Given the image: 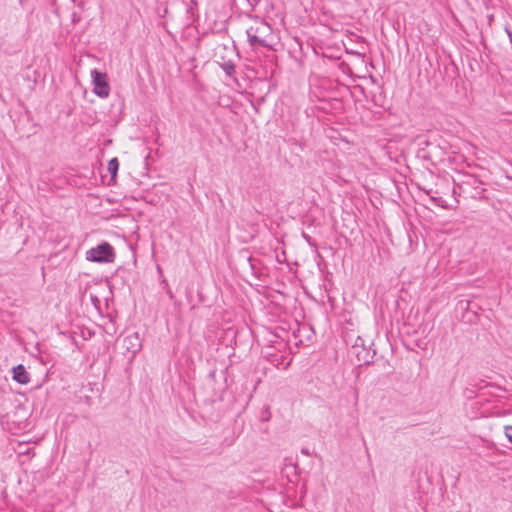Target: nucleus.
<instances>
[{
	"mask_svg": "<svg viewBox=\"0 0 512 512\" xmlns=\"http://www.w3.org/2000/svg\"><path fill=\"white\" fill-rule=\"evenodd\" d=\"M246 34L252 47H272L274 35L271 26L260 19L253 20Z\"/></svg>",
	"mask_w": 512,
	"mask_h": 512,
	"instance_id": "obj_1",
	"label": "nucleus"
},
{
	"mask_svg": "<svg viewBox=\"0 0 512 512\" xmlns=\"http://www.w3.org/2000/svg\"><path fill=\"white\" fill-rule=\"evenodd\" d=\"M221 67L228 76H232L235 73V64L232 61L224 62Z\"/></svg>",
	"mask_w": 512,
	"mask_h": 512,
	"instance_id": "obj_7",
	"label": "nucleus"
},
{
	"mask_svg": "<svg viewBox=\"0 0 512 512\" xmlns=\"http://www.w3.org/2000/svg\"><path fill=\"white\" fill-rule=\"evenodd\" d=\"M114 258V249L108 242H102L86 252V260L90 262L111 263Z\"/></svg>",
	"mask_w": 512,
	"mask_h": 512,
	"instance_id": "obj_2",
	"label": "nucleus"
},
{
	"mask_svg": "<svg viewBox=\"0 0 512 512\" xmlns=\"http://www.w3.org/2000/svg\"><path fill=\"white\" fill-rule=\"evenodd\" d=\"M119 168V161L117 158H112L108 163V171L110 172L112 178H114L117 174Z\"/></svg>",
	"mask_w": 512,
	"mask_h": 512,
	"instance_id": "obj_6",
	"label": "nucleus"
},
{
	"mask_svg": "<svg viewBox=\"0 0 512 512\" xmlns=\"http://www.w3.org/2000/svg\"><path fill=\"white\" fill-rule=\"evenodd\" d=\"M506 32L510 38V41L512 42V32H510L507 28H506Z\"/></svg>",
	"mask_w": 512,
	"mask_h": 512,
	"instance_id": "obj_9",
	"label": "nucleus"
},
{
	"mask_svg": "<svg viewBox=\"0 0 512 512\" xmlns=\"http://www.w3.org/2000/svg\"><path fill=\"white\" fill-rule=\"evenodd\" d=\"M124 343L127 344V349L132 348V355L134 356L141 347L139 337L137 334L129 335L124 339Z\"/></svg>",
	"mask_w": 512,
	"mask_h": 512,
	"instance_id": "obj_5",
	"label": "nucleus"
},
{
	"mask_svg": "<svg viewBox=\"0 0 512 512\" xmlns=\"http://www.w3.org/2000/svg\"><path fill=\"white\" fill-rule=\"evenodd\" d=\"M8 418H9V416H8V415H5V417L2 419V423H4L5 419H6V421L8 422Z\"/></svg>",
	"mask_w": 512,
	"mask_h": 512,
	"instance_id": "obj_10",
	"label": "nucleus"
},
{
	"mask_svg": "<svg viewBox=\"0 0 512 512\" xmlns=\"http://www.w3.org/2000/svg\"><path fill=\"white\" fill-rule=\"evenodd\" d=\"M504 434H505L506 438L512 443V426L511 425H506L504 427Z\"/></svg>",
	"mask_w": 512,
	"mask_h": 512,
	"instance_id": "obj_8",
	"label": "nucleus"
},
{
	"mask_svg": "<svg viewBox=\"0 0 512 512\" xmlns=\"http://www.w3.org/2000/svg\"><path fill=\"white\" fill-rule=\"evenodd\" d=\"M91 78L94 86L93 92L100 98H107L110 94L107 74L93 69L91 70Z\"/></svg>",
	"mask_w": 512,
	"mask_h": 512,
	"instance_id": "obj_3",
	"label": "nucleus"
},
{
	"mask_svg": "<svg viewBox=\"0 0 512 512\" xmlns=\"http://www.w3.org/2000/svg\"><path fill=\"white\" fill-rule=\"evenodd\" d=\"M13 379L19 384H28L30 376L22 364L13 367Z\"/></svg>",
	"mask_w": 512,
	"mask_h": 512,
	"instance_id": "obj_4",
	"label": "nucleus"
}]
</instances>
